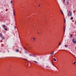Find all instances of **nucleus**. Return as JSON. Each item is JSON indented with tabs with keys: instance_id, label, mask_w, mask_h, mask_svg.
<instances>
[{
	"instance_id": "f257e3e1",
	"label": "nucleus",
	"mask_w": 76,
	"mask_h": 76,
	"mask_svg": "<svg viewBox=\"0 0 76 76\" xmlns=\"http://www.w3.org/2000/svg\"><path fill=\"white\" fill-rule=\"evenodd\" d=\"M72 15V12L71 11H69L68 13V15L69 16H71Z\"/></svg>"
},
{
	"instance_id": "f03ea898",
	"label": "nucleus",
	"mask_w": 76,
	"mask_h": 76,
	"mask_svg": "<svg viewBox=\"0 0 76 76\" xmlns=\"http://www.w3.org/2000/svg\"><path fill=\"white\" fill-rule=\"evenodd\" d=\"M72 41L74 43L76 44V38H74L72 39Z\"/></svg>"
},
{
	"instance_id": "7ed1b4c3",
	"label": "nucleus",
	"mask_w": 76,
	"mask_h": 76,
	"mask_svg": "<svg viewBox=\"0 0 76 76\" xmlns=\"http://www.w3.org/2000/svg\"><path fill=\"white\" fill-rule=\"evenodd\" d=\"M54 51H53L51 53H50V54L52 55H54Z\"/></svg>"
},
{
	"instance_id": "20e7f679",
	"label": "nucleus",
	"mask_w": 76,
	"mask_h": 76,
	"mask_svg": "<svg viewBox=\"0 0 76 76\" xmlns=\"http://www.w3.org/2000/svg\"><path fill=\"white\" fill-rule=\"evenodd\" d=\"M13 15L14 16H15V11L13 10Z\"/></svg>"
},
{
	"instance_id": "39448f33",
	"label": "nucleus",
	"mask_w": 76,
	"mask_h": 76,
	"mask_svg": "<svg viewBox=\"0 0 76 76\" xmlns=\"http://www.w3.org/2000/svg\"><path fill=\"white\" fill-rule=\"evenodd\" d=\"M3 28H6V26L5 25H3L2 26Z\"/></svg>"
},
{
	"instance_id": "423d86ee",
	"label": "nucleus",
	"mask_w": 76,
	"mask_h": 76,
	"mask_svg": "<svg viewBox=\"0 0 76 76\" xmlns=\"http://www.w3.org/2000/svg\"><path fill=\"white\" fill-rule=\"evenodd\" d=\"M72 36H73V34H70V37H71V38H72Z\"/></svg>"
},
{
	"instance_id": "0eeeda50",
	"label": "nucleus",
	"mask_w": 76,
	"mask_h": 76,
	"mask_svg": "<svg viewBox=\"0 0 76 76\" xmlns=\"http://www.w3.org/2000/svg\"><path fill=\"white\" fill-rule=\"evenodd\" d=\"M23 59L24 60H26V61H27V60H27V59L25 58H23Z\"/></svg>"
},
{
	"instance_id": "6e6552de",
	"label": "nucleus",
	"mask_w": 76,
	"mask_h": 76,
	"mask_svg": "<svg viewBox=\"0 0 76 76\" xmlns=\"http://www.w3.org/2000/svg\"><path fill=\"white\" fill-rule=\"evenodd\" d=\"M65 47L66 48H67L68 47V46H67V45H65Z\"/></svg>"
},
{
	"instance_id": "1a4fd4ad",
	"label": "nucleus",
	"mask_w": 76,
	"mask_h": 76,
	"mask_svg": "<svg viewBox=\"0 0 76 76\" xmlns=\"http://www.w3.org/2000/svg\"><path fill=\"white\" fill-rule=\"evenodd\" d=\"M34 62V63H38V62L36 61H33Z\"/></svg>"
},
{
	"instance_id": "9d476101",
	"label": "nucleus",
	"mask_w": 76,
	"mask_h": 76,
	"mask_svg": "<svg viewBox=\"0 0 76 76\" xmlns=\"http://www.w3.org/2000/svg\"><path fill=\"white\" fill-rule=\"evenodd\" d=\"M69 3V1H67L66 2V4L67 5H68Z\"/></svg>"
},
{
	"instance_id": "9b49d317",
	"label": "nucleus",
	"mask_w": 76,
	"mask_h": 76,
	"mask_svg": "<svg viewBox=\"0 0 76 76\" xmlns=\"http://www.w3.org/2000/svg\"><path fill=\"white\" fill-rule=\"evenodd\" d=\"M71 20H73V18L72 17L70 18Z\"/></svg>"
},
{
	"instance_id": "f8f14e48",
	"label": "nucleus",
	"mask_w": 76,
	"mask_h": 76,
	"mask_svg": "<svg viewBox=\"0 0 76 76\" xmlns=\"http://www.w3.org/2000/svg\"><path fill=\"white\" fill-rule=\"evenodd\" d=\"M4 30H5V31H7L8 29L7 28H4Z\"/></svg>"
},
{
	"instance_id": "ddd939ff",
	"label": "nucleus",
	"mask_w": 76,
	"mask_h": 76,
	"mask_svg": "<svg viewBox=\"0 0 76 76\" xmlns=\"http://www.w3.org/2000/svg\"><path fill=\"white\" fill-rule=\"evenodd\" d=\"M32 39H33V41H35V38H33Z\"/></svg>"
},
{
	"instance_id": "4468645a",
	"label": "nucleus",
	"mask_w": 76,
	"mask_h": 76,
	"mask_svg": "<svg viewBox=\"0 0 76 76\" xmlns=\"http://www.w3.org/2000/svg\"><path fill=\"white\" fill-rule=\"evenodd\" d=\"M2 34L1 33H0V37H2Z\"/></svg>"
},
{
	"instance_id": "2eb2a0df",
	"label": "nucleus",
	"mask_w": 76,
	"mask_h": 76,
	"mask_svg": "<svg viewBox=\"0 0 76 76\" xmlns=\"http://www.w3.org/2000/svg\"><path fill=\"white\" fill-rule=\"evenodd\" d=\"M5 39V38H4V37H2V39Z\"/></svg>"
},
{
	"instance_id": "dca6fc26",
	"label": "nucleus",
	"mask_w": 76,
	"mask_h": 76,
	"mask_svg": "<svg viewBox=\"0 0 76 76\" xmlns=\"http://www.w3.org/2000/svg\"><path fill=\"white\" fill-rule=\"evenodd\" d=\"M53 60H54V61H57V60L55 59V58H54Z\"/></svg>"
},
{
	"instance_id": "f3484780",
	"label": "nucleus",
	"mask_w": 76,
	"mask_h": 76,
	"mask_svg": "<svg viewBox=\"0 0 76 76\" xmlns=\"http://www.w3.org/2000/svg\"><path fill=\"white\" fill-rule=\"evenodd\" d=\"M61 13H62V14H63V11H62V10H61Z\"/></svg>"
},
{
	"instance_id": "a211bd4d",
	"label": "nucleus",
	"mask_w": 76,
	"mask_h": 76,
	"mask_svg": "<svg viewBox=\"0 0 76 76\" xmlns=\"http://www.w3.org/2000/svg\"><path fill=\"white\" fill-rule=\"evenodd\" d=\"M19 50H18V49L17 50H16L17 52H19Z\"/></svg>"
},
{
	"instance_id": "6ab92c4d",
	"label": "nucleus",
	"mask_w": 76,
	"mask_h": 76,
	"mask_svg": "<svg viewBox=\"0 0 76 76\" xmlns=\"http://www.w3.org/2000/svg\"><path fill=\"white\" fill-rule=\"evenodd\" d=\"M61 42H60L59 44V45H61Z\"/></svg>"
},
{
	"instance_id": "aec40b11",
	"label": "nucleus",
	"mask_w": 76,
	"mask_h": 76,
	"mask_svg": "<svg viewBox=\"0 0 76 76\" xmlns=\"http://www.w3.org/2000/svg\"><path fill=\"white\" fill-rule=\"evenodd\" d=\"M35 54H33V57H35Z\"/></svg>"
},
{
	"instance_id": "412c9836",
	"label": "nucleus",
	"mask_w": 76,
	"mask_h": 76,
	"mask_svg": "<svg viewBox=\"0 0 76 76\" xmlns=\"http://www.w3.org/2000/svg\"><path fill=\"white\" fill-rule=\"evenodd\" d=\"M11 3H13V2L12 1H11Z\"/></svg>"
},
{
	"instance_id": "4be33fe9",
	"label": "nucleus",
	"mask_w": 76,
	"mask_h": 76,
	"mask_svg": "<svg viewBox=\"0 0 76 76\" xmlns=\"http://www.w3.org/2000/svg\"><path fill=\"white\" fill-rule=\"evenodd\" d=\"M30 56H32V55L30 54L29 55Z\"/></svg>"
},
{
	"instance_id": "5701e85b",
	"label": "nucleus",
	"mask_w": 76,
	"mask_h": 76,
	"mask_svg": "<svg viewBox=\"0 0 76 76\" xmlns=\"http://www.w3.org/2000/svg\"><path fill=\"white\" fill-rule=\"evenodd\" d=\"M65 1V0H64L63 3H64Z\"/></svg>"
},
{
	"instance_id": "b1692460",
	"label": "nucleus",
	"mask_w": 76,
	"mask_h": 76,
	"mask_svg": "<svg viewBox=\"0 0 76 76\" xmlns=\"http://www.w3.org/2000/svg\"><path fill=\"white\" fill-rule=\"evenodd\" d=\"M64 32H65V28H64Z\"/></svg>"
},
{
	"instance_id": "393cba45",
	"label": "nucleus",
	"mask_w": 76,
	"mask_h": 76,
	"mask_svg": "<svg viewBox=\"0 0 76 76\" xmlns=\"http://www.w3.org/2000/svg\"><path fill=\"white\" fill-rule=\"evenodd\" d=\"M76 63V62H74V64H75Z\"/></svg>"
},
{
	"instance_id": "a878e982",
	"label": "nucleus",
	"mask_w": 76,
	"mask_h": 76,
	"mask_svg": "<svg viewBox=\"0 0 76 76\" xmlns=\"http://www.w3.org/2000/svg\"><path fill=\"white\" fill-rule=\"evenodd\" d=\"M15 28H16V27L15 26Z\"/></svg>"
},
{
	"instance_id": "bb28decb",
	"label": "nucleus",
	"mask_w": 76,
	"mask_h": 76,
	"mask_svg": "<svg viewBox=\"0 0 76 76\" xmlns=\"http://www.w3.org/2000/svg\"><path fill=\"white\" fill-rule=\"evenodd\" d=\"M25 53H26V52L25 51Z\"/></svg>"
},
{
	"instance_id": "cd10ccee",
	"label": "nucleus",
	"mask_w": 76,
	"mask_h": 76,
	"mask_svg": "<svg viewBox=\"0 0 76 76\" xmlns=\"http://www.w3.org/2000/svg\"><path fill=\"white\" fill-rule=\"evenodd\" d=\"M37 33L38 34H40L39 32H38Z\"/></svg>"
},
{
	"instance_id": "c85d7f7f",
	"label": "nucleus",
	"mask_w": 76,
	"mask_h": 76,
	"mask_svg": "<svg viewBox=\"0 0 76 76\" xmlns=\"http://www.w3.org/2000/svg\"><path fill=\"white\" fill-rule=\"evenodd\" d=\"M53 64V66H54V64Z\"/></svg>"
},
{
	"instance_id": "c756f323",
	"label": "nucleus",
	"mask_w": 76,
	"mask_h": 76,
	"mask_svg": "<svg viewBox=\"0 0 76 76\" xmlns=\"http://www.w3.org/2000/svg\"><path fill=\"white\" fill-rule=\"evenodd\" d=\"M39 7H40V5H39Z\"/></svg>"
},
{
	"instance_id": "7c9ffc66",
	"label": "nucleus",
	"mask_w": 76,
	"mask_h": 76,
	"mask_svg": "<svg viewBox=\"0 0 76 76\" xmlns=\"http://www.w3.org/2000/svg\"><path fill=\"white\" fill-rule=\"evenodd\" d=\"M28 63H27V65H28Z\"/></svg>"
},
{
	"instance_id": "2f4dec72",
	"label": "nucleus",
	"mask_w": 76,
	"mask_h": 76,
	"mask_svg": "<svg viewBox=\"0 0 76 76\" xmlns=\"http://www.w3.org/2000/svg\"><path fill=\"white\" fill-rule=\"evenodd\" d=\"M64 28L65 29V26H64Z\"/></svg>"
},
{
	"instance_id": "473e14b6",
	"label": "nucleus",
	"mask_w": 76,
	"mask_h": 76,
	"mask_svg": "<svg viewBox=\"0 0 76 76\" xmlns=\"http://www.w3.org/2000/svg\"><path fill=\"white\" fill-rule=\"evenodd\" d=\"M29 48H30V47H29Z\"/></svg>"
}]
</instances>
